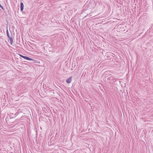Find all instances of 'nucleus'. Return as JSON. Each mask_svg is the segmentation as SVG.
<instances>
[{"label": "nucleus", "mask_w": 153, "mask_h": 153, "mask_svg": "<svg viewBox=\"0 0 153 153\" xmlns=\"http://www.w3.org/2000/svg\"><path fill=\"white\" fill-rule=\"evenodd\" d=\"M71 80L72 77H70L66 80V82L68 83H69L71 82Z\"/></svg>", "instance_id": "nucleus-2"}, {"label": "nucleus", "mask_w": 153, "mask_h": 153, "mask_svg": "<svg viewBox=\"0 0 153 153\" xmlns=\"http://www.w3.org/2000/svg\"><path fill=\"white\" fill-rule=\"evenodd\" d=\"M21 57L25 59L28 60H30V61L33 60V59H32L29 58V57H27L26 56H22V55H21Z\"/></svg>", "instance_id": "nucleus-1"}, {"label": "nucleus", "mask_w": 153, "mask_h": 153, "mask_svg": "<svg viewBox=\"0 0 153 153\" xmlns=\"http://www.w3.org/2000/svg\"><path fill=\"white\" fill-rule=\"evenodd\" d=\"M9 39L10 40V44L11 45H12V44L13 43V38L11 37H10L9 38Z\"/></svg>", "instance_id": "nucleus-4"}, {"label": "nucleus", "mask_w": 153, "mask_h": 153, "mask_svg": "<svg viewBox=\"0 0 153 153\" xmlns=\"http://www.w3.org/2000/svg\"><path fill=\"white\" fill-rule=\"evenodd\" d=\"M1 6V4H0V7Z\"/></svg>", "instance_id": "nucleus-7"}, {"label": "nucleus", "mask_w": 153, "mask_h": 153, "mask_svg": "<svg viewBox=\"0 0 153 153\" xmlns=\"http://www.w3.org/2000/svg\"><path fill=\"white\" fill-rule=\"evenodd\" d=\"M6 33H7V36L8 38L9 37H11L10 36V35L9 34V32H8V30L7 29V30H6Z\"/></svg>", "instance_id": "nucleus-5"}, {"label": "nucleus", "mask_w": 153, "mask_h": 153, "mask_svg": "<svg viewBox=\"0 0 153 153\" xmlns=\"http://www.w3.org/2000/svg\"><path fill=\"white\" fill-rule=\"evenodd\" d=\"M0 7L3 10H4V8L1 5V6Z\"/></svg>", "instance_id": "nucleus-6"}, {"label": "nucleus", "mask_w": 153, "mask_h": 153, "mask_svg": "<svg viewBox=\"0 0 153 153\" xmlns=\"http://www.w3.org/2000/svg\"><path fill=\"white\" fill-rule=\"evenodd\" d=\"M20 9L21 11H22L24 9V4L22 2H21L20 4Z\"/></svg>", "instance_id": "nucleus-3"}]
</instances>
